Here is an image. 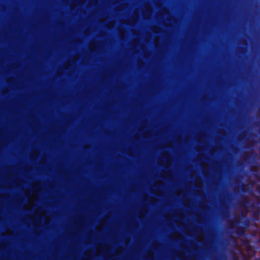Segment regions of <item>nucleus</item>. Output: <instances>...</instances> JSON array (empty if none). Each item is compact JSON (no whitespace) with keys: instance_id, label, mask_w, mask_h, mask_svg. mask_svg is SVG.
Wrapping results in <instances>:
<instances>
[{"instance_id":"1","label":"nucleus","mask_w":260,"mask_h":260,"mask_svg":"<svg viewBox=\"0 0 260 260\" xmlns=\"http://www.w3.org/2000/svg\"><path fill=\"white\" fill-rule=\"evenodd\" d=\"M34 203V202L32 200H30L29 203V207L27 208V209H29L31 206H32V204Z\"/></svg>"}]
</instances>
